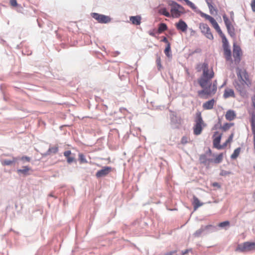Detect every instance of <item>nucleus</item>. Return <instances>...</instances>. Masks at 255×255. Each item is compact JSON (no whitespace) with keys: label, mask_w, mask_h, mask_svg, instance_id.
Returning a JSON list of instances; mask_svg holds the SVG:
<instances>
[{"label":"nucleus","mask_w":255,"mask_h":255,"mask_svg":"<svg viewBox=\"0 0 255 255\" xmlns=\"http://www.w3.org/2000/svg\"><path fill=\"white\" fill-rule=\"evenodd\" d=\"M252 102H253V106H254V108L255 109V95L252 98Z\"/></svg>","instance_id":"09e8293b"},{"label":"nucleus","mask_w":255,"mask_h":255,"mask_svg":"<svg viewBox=\"0 0 255 255\" xmlns=\"http://www.w3.org/2000/svg\"><path fill=\"white\" fill-rule=\"evenodd\" d=\"M242 55V52L241 48L237 45H234L233 57L235 63H239L241 61V57Z\"/></svg>","instance_id":"ddd939ff"},{"label":"nucleus","mask_w":255,"mask_h":255,"mask_svg":"<svg viewBox=\"0 0 255 255\" xmlns=\"http://www.w3.org/2000/svg\"><path fill=\"white\" fill-rule=\"evenodd\" d=\"M209 79L204 77H201L198 80V82L201 87L203 89L197 92L198 96L202 99H208L215 94L217 87L216 85H212Z\"/></svg>","instance_id":"f257e3e1"},{"label":"nucleus","mask_w":255,"mask_h":255,"mask_svg":"<svg viewBox=\"0 0 255 255\" xmlns=\"http://www.w3.org/2000/svg\"><path fill=\"white\" fill-rule=\"evenodd\" d=\"M156 63L157 66L158 67V70H160L161 69V68H162V65H161V59L159 57H158L156 58Z\"/></svg>","instance_id":"f704fd0d"},{"label":"nucleus","mask_w":255,"mask_h":255,"mask_svg":"<svg viewBox=\"0 0 255 255\" xmlns=\"http://www.w3.org/2000/svg\"><path fill=\"white\" fill-rule=\"evenodd\" d=\"M193 205L194 206V210H197L198 208L203 205V203H200L199 200L196 197L193 196Z\"/></svg>","instance_id":"5701e85b"},{"label":"nucleus","mask_w":255,"mask_h":255,"mask_svg":"<svg viewBox=\"0 0 255 255\" xmlns=\"http://www.w3.org/2000/svg\"><path fill=\"white\" fill-rule=\"evenodd\" d=\"M234 135V133H232L228 137V139L226 141V142L224 143L223 144H222V149L225 148L228 143H230L231 142H232Z\"/></svg>","instance_id":"c85d7f7f"},{"label":"nucleus","mask_w":255,"mask_h":255,"mask_svg":"<svg viewBox=\"0 0 255 255\" xmlns=\"http://www.w3.org/2000/svg\"><path fill=\"white\" fill-rule=\"evenodd\" d=\"M195 123L193 127V133L195 135H198L202 133L203 128L206 126V124L202 119L201 112H198L196 113Z\"/></svg>","instance_id":"7ed1b4c3"},{"label":"nucleus","mask_w":255,"mask_h":255,"mask_svg":"<svg viewBox=\"0 0 255 255\" xmlns=\"http://www.w3.org/2000/svg\"><path fill=\"white\" fill-rule=\"evenodd\" d=\"M229 224H230V223L229 221H225V222L220 223L219 224V226L220 227H224L225 226H229Z\"/></svg>","instance_id":"e433bc0d"},{"label":"nucleus","mask_w":255,"mask_h":255,"mask_svg":"<svg viewBox=\"0 0 255 255\" xmlns=\"http://www.w3.org/2000/svg\"><path fill=\"white\" fill-rule=\"evenodd\" d=\"M170 51V44H168L164 50V53L167 57L170 56V54H169Z\"/></svg>","instance_id":"473e14b6"},{"label":"nucleus","mask_w":255,"mask_h":255,"mask_svg":"<svg viewBox=\"0 0 255 255\" xmlns=\"http://www.w3.org/2000/svg\"><path fill=\"white\" fill-rule=\"evenodd\" d=\"M189 252V250H186L182 252V255H185L187 254Z\"/></svg>","instance_id":"de8ad7c7"},{"label":"nucleus","mask_w":255,"mask_h":255,"mask_svg":"<svg viewBox=\"0 0 255 255\" xmlns=\"http://www.w3.org/2000/svg\"><path fill=\"white\" fill-rule=\"evenodd\" d=\"M236 251L240 252H250L255 251V242H246L238 245Z\"/></svg>","instance_id":"423d86ee"},{"label":"nucleus","mask_w":255,"mask_h":255,"mask_svg":"<svg viewBox=\"0 0 255 255\" xmlns=\"http://www.w3.org/2000/svg\"><path fill=\"white\" fill-rule=\"evenodd\" d=\"M251 6L252 10L254 12H255V0H252L251 3Z\"/></svg>","instance_id":"58836bf2"},{"label":"nucleus","mask_w":255,"mask_h":255,"mask_svg":"<svg viewBox=\"0 0 255 255\" xmlns=\"http://www.w3.org/2000/svg\"><path fill=\"white\" fill-rule=\"evenodd\" d=\"M234 125V123H225L223 125V126L221 127V128L224 131H226L228 130L231 127Z\"/></svg>","instance_id":"7c9ffc66"},{"label":"nucleus","mask_w":255,"mask_h":255,"mask_svg":"<svg viewBox=\"0 0 255 255\" xmlns=\"http://www.w3.org/2000/svg\"><path fill=\"white\" fill-rule=\"evenodd\" d=\"M206 158H205V155H202L200 157V160L201 161V162H204L205 161H204V159L205 160Z\"/></svg>","instance_id":"49530a36"},{"label":"nucleus","mask_w":255,"mask_h":255,"mask_svg":"<svg viewBox=\"0 0 255 255\" xmlns=\"http://www.w3.org/2000/svg\"><path fill=\"white\" fill-rule=\"evenodd\" d=\"M159 12L161 14H162L166 17H169L171 16L170 13L165 8H160Z\"/></svg>","instance_id":"c756f323"},{"label":"nucleus","mask_w":255,"mask_h":255,"mask_svg":"<svg viewBox=\"0 0 255 255\" xmlns=\"http://www.w3.org/2000/svg\"><path fill=\"white\" fill-rule=\"evenodd\" d=\"M176 253V251H171V252L166 253L165 254H164V255H173L174 254H175Z\"/></svg>","instance_id":"c03bdc74"},{"label":"nucleus","mask_w":255,"mask_h":255,"mask_svg":"<svg viewBox=\"0 0 255 255\" xmlns=\"http://www.w3.org/2000/svg\"><path fill=\"white\" fill-rule=\"evenodd\" d=\"M184 1H185L186 4L191 8L195 9L196 8L195 4L189 0H184Z\"/></svg>","instance_id":"c9c22d12"},{"label":"nucleus","mask_w":255,"mask_h":255,"mask_svg":"<svg viewBox=\"0 0 255 255\" xmlns=\"http://www.w3.org/2000/svg\"><path fill=\"white\" fill-rule=\"evenodd\" d=\"M253 143H254V148L255 150V138H253Z\"/></svg>","instance_id":"3c124183"},{"label":"nucleus","mask_w":255,"mask_h":255,"mask_svg":"<svg viewBox=\"0 0 255 255\" xmlns=\"http://www.w3.org/2000/svg\"><path fill=\"white\" fill-rule=\"evenodd\" d=\"M212 185L214 187H217L218 188H220V185L217 182H214L213 184H212Z\"/></svg>","instance_id":"a18cd8bd"},{"label":"nucleus","mask_w":255,"mask_h":255,"mask_svg":"<svg viewBox=\"0 0 255 255\" xmlns=\"http://www.w3.org/2000/svg\"><path fill=\"white\" fill-rule=\"evenodd\" d=\"M231 173L229 172H227L226 171H222L221 173V175L222 176H225L228 174H230Z\"/></svg>","instance_id":"a19ab883"},{"label":"nucleus","mask_w":255,"mask_h":255,"mask_svg":"<svg viewBox=\"0 0 255 255\" xmlns=\"http://www.w3.org/2000/svg\"><path fill=\"white\" fill-rule=\"evenodd\" d=\"M113 171L112 167L109 166L104 167L101 170H99L96 174L97 178L106 176Z\"/></svg>","instance_id":"4468645a"},{"label":"nucleus","mask_w":255,"mask_h":255,"mask_svg":"<svg viewBox=\"0 0 255 255\" xmlns=\"http://www.w3.org/2000/svg\"><path fill=\"white\" fill-rule=\"evenodd\" d=\"M251 83L237 80L234 83V87L236 90L240 93L241 96L244 97L246 95L247 90L250 87Z\"/></svg>","instance_id":"0eeeda50"},{"label":"nucleus","mask_w":255,"mask_h":255,"mask_svg":"<svg viewBox=\"0 0 255 255\" xmlns=\"http://www.w3.org/2000/svg\"><path fill=\"white\" fill-rule=\"evenodd\" d=\"M223 153H221L216 156V158L214 159H211L210 161L216 164L221 163L223 159Z\"/></svg>","instance_id":"b1692460"},{"label":"nucleus","mask_w":255,"mask_h":255,"mask_svg":"<svg viewBox=\"0 0 255 255\" xmlns=\"http://www.w3.org/2000/svg\"><path fill=\"white\" fill-rule=\"evenodd\" d=\"M92 16L100 23H106L110 22L111 20L110 17L97 13H92Z\"/></svg>","instance_id":"f8f14e48"},{"label":"nucleus","mask_w":255,"mask_h":255,"mask_svg":"<svg viewBox=\"0 0 255 255\" xmlns=\"http://www.w3.org/2000/svg\"><path fill=\"white\" fill-rule=\"evenodd\" d=\"M253 168H254V170H255V164L254 165Z\"/></svg>","instance_id":"864d4df0"},{"label":"nucleus","mask_w":255,"mask_h":255,"mask_svg":"<svg viewBox=\"0 0 255 255\" xmlns=\"http://www.w3.org/2000/svg\"><path fill=\"white\" fill-rule=\"evenodd\" d=\"M199 28L203 34L208 39L213 40L214 38L213 35L211 32L210 27L207 24L201 23Z\"/></svg>","instance_id":"1a4fd4ad"},{"label":"nucleus","mask_w":255,"mask_h":255,"mask_svg":"<svg viewBox=\"0 0 255 255\" xmlns=\"http://www.w3.org/2000/svg\"><path fill=\"white\" fill-rule=\"evenodd\" d=\"M189 141V138L187 136H183L181 140V143L182 144L187 143Z\"/></svg>","instance_id":"72a5a7b5"},{"label":"nucleus","mask_w":255,"mask_h":255,"mask_svg":"<svg viewBox=\"0 0 255 255\" xmlns=\"http://www.w3.org/2000/svg\"><path fill=\"white\" fill-rule=\"evenodd\" d=\"M237 74L238 77L237 80L243 82L245 81L247 83H252L246 70L238 68L237 69Z\"/></svg>","instance_id":"6e6552de"},{"label":"nucleus","mask_w":255,"mask_h":255,"mask_svg":"<svg viewBox=\"0 0 255 255\" xmlns=\"http://www.w3.org/2000/svg\"><path fill=\"white\" fill-rule=\"evenodd\" d=\"M201 15L210 21L212 26L215 29V30L218 33L219 35L221 36V37L222 39V41L224 43V53L225 57L227 60H231L232 59L231 52L229 47L226 45V43H227V39L225 34L223 33L222 31L221 30L217 21L213 17L207 14L202 13Z\"/></svg>","instance_id":"f03ea898"},{"label":"nucleus","mask_w":255,"mask_h":255,"mask_svg":"<svg viewBox=\"0 0 255 255\" xmlns=\"http://www.w3.org/2000/svg\"><path fill=\"white\" fill-rule=\"evenodd\" d=\"M215 103L216 101L214 99H212L203 103L202 107L203 109L205 110H211L213 109Z\"/></svg>","instance_id":"dca6fc26"},{"label":"nucleus","mask_w":255,"mask_h":255,"mask_svg":"<svg viewBox=\"0 0 255 255\" xmlns=\"http://www.w3.org/2000/svg\"><path fill=\"white\" fill-rule=\"evenodd\" d=\"M161 41H162V42H163L166 43L167 44V45L168 44H170V43L169 42V41H168V39H167V38H166V37H164L163 38V39H162Z\"/></svg>","instance_id":"79ce46f5"},{"label":"nucleus","mask_w":255,"mask_h":255,"mask_svg":"<svg viewBox=\"0 0 255 255\" xmlns=\"http://www.w3.org/2000/svg\"><path fill=\"white\" fill-rule=\"evenodd\" d=\"M168 5L170 6V15L173 17L178 18L185 13L184 8L175 1H169Z\"/></svg>","instance_id":"20e7f679"},{"label":"nucleus","mask_w":255,"mask_h":255,"mask_svg":"<svg viewBox=\"0 0 255 255\" xmlns=\"http://www.w3.org/2000/svg\"><path fill=\"white\" fill-rule=\"evenodd\" d=\"M225 118L229 121H232L236 118V114L234 110H228L225 114Z\"/></svg>","instance_id":"a211bd4d"},{"label":"nucleus","mask_w":255,"mask_h":255,"mask_svg":"<svg viewBox=\"0 0 255 255\" xmlns=\"http://www.w3.org/2000/svg\"><path fill=\"white\" fill-rule=\"evenodd\" d=\"M16 160V158L13 157L12 160L5 159L2 161L1 163L3 165H10L14 163Z\"/></svg>","instance_id":"a878e982"},{"label":"nucleus","mask_w":255,"mask_h":255,"mask_svg":"<svg viewBox=\"0 0 255 255\" xmlns=\"http://www.w3.org/2000/svg\"><path fill=\"white\" fill-rule=\"evenodd\" d=\"M64 156L66 158L67 161L68 163L70 164L73 162H76L75 158L72 154L70 150H66L63 153Z\"/></svg>","instance_id":"f3484780"},{"label":"nucleus","mask_w":255,"mask_h":255,"mask_svg":"<svg viewBox=\"0 0 255 255\" xmlns=\"http://www.w3.org/2000/svg\"><path fill=\"white\" fill-rule=\"evenodd\" d=\"M207 4H208L209 8L211 9L213 7L212 5L208 2H207Z\"/></svg>","instance_id":"8fccbe9b"},{"label":"nucleus","mask_w":255,"mask_h":255,"mask_svg":"<svg viewBox=\"0 0 255 255\" xmlns=\"http://www.w3.org/2000/svg\"><path fill=\"white\" fill-rule=\"evenodd\" d=\"M79 160L80 163H87L85 156L83 153H79Z\"/></svg>","instance_id":"2f4dec72"},{"label":"nucleus","mask_w":255,"mask_h":255,"mask_svg":"<svg viewBox=\"0 0 255 255\" xmlns=\"http://www.w3.org/2000/svg\"><path fill=\"white\" fill-rule=\"evenodd\" d=\"M129 20L133 24L138 25L141 23V17L140 15L132 16L129 17Z\"/></svg>","instance_id":"412c9836"},{"label":"nucleus","mask_w":255,"mask_h":255,"mask_svg":"<svg viewBox=\"0 0 255 255\" xmlns=\"http://www.w3.org/2000/svg\"><path fill=\"white\" fill-rule=\"evenodd\" d=\"M253 138H255V114H252L250 119Z\"/></svg>","instance_id":"4be33fe9"},{"label":"nucleus","mask_w":255,"mask_h":255,"mask_svg":"<svg viewBox=\"0 0 255 255\" xmlns=\"http://www.w3.org/2000/svg\"><path fill=\"white\" fill-rule=\"evenodd\" d=\"M23 169H18L17 170V172L18 173H21L24 175H27L28 174V172L30 170V168L28 167V166H23Z\"/></svg>","instance_id":"bb28decb"},{"label":"nucleus","mask_w":255,"mask_h":255,"mask_svg":"<svg viewBox=\"0 0 255 255\" xmlns=\"http://www.w3.org/2000/svg\"><path fill=\"white\" fill-rule=\"evenodd\" d=\"M167 29V26L166 24L163 23H160L159 25L158 28V32L159 33H161L162 32L166 30Z\"/></svg>","instance_id":"cd10ccee"},{"label":"nucleus","mask_w":255,"mask_h":255,"mask_svg":"<svg viewBox=\"0 0 255 255\" xmlns=\"http://www.w3.org/2000/svg\"><path fill=\"white\" fill-rule=\"evenodd\" d=\"M211 226V225H207L206 226H202L201 228L197 230L194 234L193 236L195 238L199 237L201 236V235L203 234V233L206 230L209 228Z\"/></svg>","instance_id":"aec40b11"},{"label":"nucleus","mask_w":255,"mask_h":255,"mask_svg":"<svg viewBox=\"0 0 255 255\" xmlns=\"http://www.w3.org/2000/svg\"><path fill=\"white\" fill-rule=\"evenodd\" d=\"M223 97L225 99H227L230 97L235 98V94L234 91L230 88L225 89L223 94Z\"/></svg>","instance_id":"6ab92c4d"},{"label":"nucleus","mask_w":255,"mask_h":255,"mask_svg":"<svg viewBox=\"0 0 255 255\" xmlns=\"http://www.w3.org/2000/svg\"><path fill=\"white\" fill-rule=\"evenodd\" d=\"M21 159L22 160H25L27 161H30V157H27V156H23V157H22Z\"/></svg>","instance_id":"37998d69"},{"label":"nucleus","mask_w":255,"mask_h":255,"mask_svg":"<svg viewBox=\"0 0 255 255\" xmlns=\"http://www.w3.org/2000/svg\"><path fill=\"white\" fill-rule=\"evenodd\" d=\"M11 6L15 7L17 5L16 0H9Z\"/></svg>","instance_id":"4c0bfd02"},{"label":"nucleus","mask_w":255,"mask_h":255,"mask_svg":"<svg viewBox=\"0 0 255 255\" xmlns=\"http://www.w3.org/2000/svg\"><path fill=\"white\" fill-rule=\"evenodd\" d=\"M202 69L203 70V77L209 79H211L214 77V73L212 69H209L207 63H203L202 65Z\"/></svg>","instance_id":"9d476101"},{"label":"nucleus","mask_w":255,"mask_h":255,"mask_svg":"<svg viewBox=\"0 0 255 255\" xmlns=\"http://www.w3.org/2000/svg\"><path fill=\"white\" fill-rule=\"evenodd\" d=\"M49 150L51 152H53L54 153H55L58 151V148L57 147H52V148H50Z\"/></svg>","instance_id":"ea45409f"},{"label":"nucleus","mask_w":255,"mask_h":255,"mask_svg":"<svg viewBox=\"0 0 255 255\" xmlns=\"http://www.w3.org/2000/svg\"><path fill=\"white\" fill-rule=\"evenodd\" d=\"M241 151V148L238 147L235 149L232 155H231V158L232 159H236L239 155Z\"/></svg>","instance_id":"393cba45"},{"label":"nucleus","mask_w":255,"mask_h":255,"mask_svg":"<svg viewBox=\"0 0 255 255\" xmlns=\"http://www.w3.org/2000/svg\"><path fill=\"white\" fill-rule=\"evenodd\" d=\"M222 136V134L218 131L215 132L213 135V146L218 149H222V145L220 144Z\"/></svg>","instance_id":"9b49d317"},{"label":"nucleus","mask_w":255,"mask_h":255,"mask_svg":"<svg viewBox=\"0 0 255 255\" xmlns=\"http://www.w3.org/2000/svg\"><path fill=\"white\" fill-rule=\"evenodd\" d=\"M175 26L177 30L183 32H186L188 28L187 24L182 19L179 20L178 22L175 23Z\"/></svg>","instance_id":"2eb2a0df"},{"label":"nucleus","mask_w":255,"mask_h":255,"mask_svg":"<svg viewBox=\"0 0 255 255\" xmlns=\"http://www.w3.org/2000/svg\"><path fill=\"white\" fill-rule=\"evenodd\" d=\"M223 18L229 34L231 37H235V29L233 25V23L234 22L233 13H232L230 18L225 14H223Z\"/></svg>","instance_id":"39448f33"},{"label":"nucleus","mask_w":255,"mask_h":255,"mask_svg":"<svg viewBox=\"0 0 255 255\" xmlns=\"http://www.w3.org/2000/svg\"><path fill=\"white\" fill-rule=\"evenodd\" d=\"M149 34L152 36H154V34L153 33H150Z\"/></svg>","instance_id":"603ef678"}]
</instances>
